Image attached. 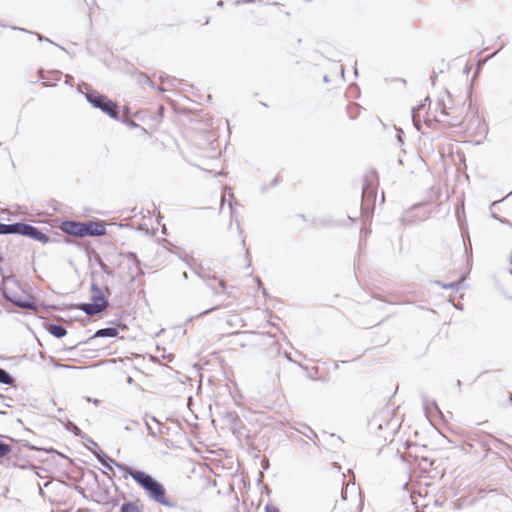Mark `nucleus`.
Listing matches in <instances>:
<instances>
[{
  "label": "nucleus",
  "instance_id": "f257e3e1",
  "mask_svg": "<svg viewBox=\"0 0 512 512\" xmlns=\"http://www.w3.org/2000/svg\"><path fill=\"white\" fill-rule=\"evenodd\" d=\"M118 469L129 475L151 501L169 508L177 506L176 501L166 497L165 486L149 473L131 466H118Z\"/></svg>",
  "mask_w": 512,
  "mask_h": 512
},
{
  "label": "nucleus",
  "instance_id": "f03ea898",
  "mask_svg": "<svg viewBox=\"0 0 512 512\" xmlns=\"http://www.w3.org/2000/svg\"><path fill=\"white\" fill-rule=\"evenodd\" d=\"M60 229L67 235L73 237H96L106 234V223L103 220H65L61 222Z\"/></svg>",
  "mask_w": 512,
  "mask_h": 512
},
{
  "label": "nucleus",
  "instance_id": "7ed1b4c3",
  "mask_svg": "<svg viewBox=\"0 0 512 512\" xmlns=\"http://www.w3.org/2000/svg\"><path fill=\"white\" fill-rule=\"evenodd\" d=\"M90 303H80L78 308L88 316H95L108 307L104 291L96 283L91 284Z\"/></svg>",
  "mask_w": 512,
  "mask_h": 512
},
{
  "label": "nucleus",
  "instance_id": "20e7f679",
  "mask_svg": "<svg viewBox=\"0 0 512 512\" xmlns=\"http://www.w3.org/2000/svg\"><path fill=\"white\" fill-rule=\"evenodd\" d=\"M85 97L94 108L101 110L112 119H120L119 106L107 96L100 94L96 90H91L86 93Z\"/></svg>",
  "mask_w": 512,
  "mask_h": 512
},
{
  "label": "nucleus",
  "instance_id": "39448f33",
  "mask_svg": "<svg viewBox=\"0 0 512 512\" xmlns=\"http://www.w3.org/2000/svg\"><path fill=\"white\" fill-rule=\"evenodd\" d=\"M12 234L25 236L43 244L58 241L57 239H51L38 227L24 222L13 223Z\"/></svg>",
  "mask_w": 512,
  "mask_h": 512
},
{
  "label": "nucleus",
  "instance_id": "423d86ee",
  "mask_svg": "<svg viewBox=\"0 0 512 512\" xmlns=\"http://www.w3.org/2000/svg\"><path fill=\"white\" fill-rule=\"evenodd\" d=\"M377 177L375 172L369 175H365L362 184V205L363 211H368L371 206H374V202L377 195L376 188Z\"/></svg>",
  "mask_w": 512,
  "mask_h": 512
},
{
  "label": "nucleus",
  "instance_id": "0eeeda50",
  "mask_svg": "<svg viewBox=\"0 0 512 512\" xmlns=\"http://www.w3.org/2000/svg\"><path fill=\"white\" fill-rule=\"evenodd\" d=\"M2 295L4 299L8 302L13 303L15 306L27 309V310H36V303L33 296H28L26 299H22L18 297L16 294L10 292L7 288L2 289Z\"/></svg>",
  "mask_w": 512,
  "mask_h": 512
},
{
  "label": "nucleus",
  "instance_id": "6e6552de",
  "mask_svg": "<svg viewBox=\"0 0 512 512\" xmlns=\"http://www.w3.org/2000/svg\"><path fill=\"white\" fill-rule=\"evenodd\" d=\"M89 443L93 444L94 446V448H89V451L106 469L113 471V465L116 466L117 468L118 466H127L126 464L117 462L116 460L108 456L103 450L99 448L98 444L94 440H89Z\"/></svg>",
  "mask_w": 512,
  "mask_h": 512
},
{
  "label": "nucleus",
  "instance_id": "1a4fd4ad",
  "mask_svg": "<svg viewBox=\"0 0 512 512\" xmlns=\"http://www.w3.org/2000/svg\"><path fill=\"white\" fill-rule=\"evenodd\" d=\"M383 423L385 427L389 426L388 421L382 419L379 415H375L368 422L369 430L377 436H382L380 431L383 429Z\"/></svg>",
  "mask_w": 512,
  "mask_h": 512
},
{
  "label": "nucleus",
  "instance_id": "9d476101",
  "mask_svg": "<svg viewBox=\"0 0 512 512\" xmlns=\"http://www.w3.org/2000/svg\"><path fill=\"white\" fill-rule=\"evenodd\" d=\"M45 329L49 334L58 339L63 338L67 334L66 328L63 325L57 323H47L45 325Z\"/></svg>",
  "mask_w": 512,
  "mask_h": 512
},
{
  "label": "nucleus",
  "instance_id": "9b49d317",
  "mask_svg": "<svg viewBox=\"0 0 512 512\" xmlns=\"http://www.w3.org/2000/svg\"><path fill=\"white\" fill-rule=\"evenodd\" d=\"M118 329L116 327H106L98 329L85 343H89L95 338L100 337H117L118 336Z\"/></svg>",
  "mask_w": 512,
  "mask_h": 512
},
{
  "label": "nucleus",
  "instance_id": "f8f14e48",
  "mask_svg": "<svg viewBox=\"0 0 512 512\" xmlns=\"http://www.w3.org/2000/svg\"><path fill=\"white\" fill-rule=\"evenodd\" d=\"M427 102L430 103L429 96H427L421 104H419L417 107L412 108V110H411V118H412L413 124L417 130H420V127H421L419 112H420V110L424 109Z\"/></svg>",
  "mask_w": 512,
  "mask_h": 512
},
{
  "label": "nucleus",
  "instance_id": "ddd939ff",
  "mask_svg": "<svg viewBox=\"0 0 512 512\" xmlns=\"http://www.w3.org/2000/svg\"><path fill=\"white\" fill-rule=\"evenodd\" d=\"M151 420L156 423V428H154L148 421L145 419V425L148 430L150 436L156 438L157 436L163 433L160 422L154 417H151Z\"/></svg>",
  "mask_w": 512,
  "mask_h": 512
},
{
  "label": "nucleus",
  "instance_id": "4468645a",
  "mask_svg": "<svg viewBox=\"0 0 512 512\" xmlns=\"http://www.w3.org/2000/svg\"><path fill=\"white\" fill-rule=\"evenodd\" d=\"M67 429L71 431L75 436H78L85 440L87 443H89V440H92L90 437H88L85 433L81 431V429L73 422H69Z\"/></svg>",
  "mask_w": 512,
  "mask_h": 512
},
{
  "label": "nucleus",
  "instance_id": "2eb2a0df",
  "mask_svg": "<svg viewBox=\"0 0 512 512\" xmlns=\"http://www.w3.org/2000/svg\"><path fill=\"white\" fill-rule=\"evenodd\" d=\"M225 418L226 420L230 423L231 425V429L233 430V432L235 433L236 431V428L238 426V424L241 423L240 419H239V416L237 415L236 412L234 411H230V412H227L226 415H225Z\"/></svg>",
  "mask_w": 512,
  "mask_h": 512
},
{
  "label": "nucleus",
  "instance_id": "dca6fc26",
  "mask_svg": "<svg viewBox=\"0 0 512 512\" xmlns=\"http://www.w3.org/2000/svg\"><path fill=\"white\" fill-rule=\"evenodd\" d=\"M0 383L13 386L15 383V378L8 371L0 368Z\"/></svg>",
  "mask_w": 512,
  "mask_h": 512
},
{
  "label": "nucleus",
  "instance_id": "f3484780",
  "mask_svg": "<svg viewBox=\"0 0 512 512\" xmlns=\"http://www.w3.org/2000/svg\"><path fill=\"white\" fill-rule=\"evenodd\" d=\"M120 512H140L136 502L125 501L121 504Z\"/></svg>",
  "mask_w": 512,
  "mask_h": 512
},
{
  "label": "nucleus",
  "instance_id": "a211bd4d",
  "mask_svg": "<svg viewBox=\"0 0 512 512\" xmlns=\"http://www.w3.org/2000/svg\"><path fill=\"white\" fill-rule=\"evenodd\" d=\"M10 28L12 30H15V31H21V32L29 33V34H35V35H37L39 41H47V42H49L51 44H54L53 41H51L50 39H48L47 37H45V36H43V35H41L39 33L27 30L25 28H21V27H18V26H10Z\"/></svg>",
  "mask_w": 512,
  "mask_h": 512
},
{
  "label": "nucleus",
  "instance_id": "6ab92c4d",
  "mask_svg": "<svg viewBox=\"0 0 512 512\" xmlns=\"http://www.w3.org/2000/svg\"><path fill=\"white\" fill-rule=\"evenodd\" d=\"M12 451L11 445L0 440V459L9 455Z\"/></svg>",
  "mask_w": 512,
  "mask_h": 512
},
{
  "label": "nucleus",
  "instance_id": "aec40b11",
  "mask_svg": "<svg viewBox=\"0 0 512 512\" xmlns=\"http://www.w3.org/2000/svg\"><path fill=\"white\" fill-rule=\"evenodd\" d=\"M302 429H297L300 433H302L304 436H306L309 439H312L314 436H316V433L307 425L303 424L301 425Z\"/></svg>",
  "mask_w": 512,
  "mask_h": 512
},
{
  "label": "nucleus",
  "instance_id": "412c9836",
  "mask_svg": "<svg viewBox=\"0 0 512 512\" xmlns=\"http://www.w3.org/2000/svg\"><path fill=\"white\" fill-rule=\"evenodd\" d=\"M13 223L5 224L0 222V235L12 234Z\"/></svg>",
  "mask_w": 512,
  "mask_h": 512
},
{
  "label": "nucleus",
  "instance_id": "4be33fe9",
  "mask_svg": "<svg viewBox=\"0 0 512 512\" xmlns=\"http://www.w3.org/2000/svg\"><path fill=\"white\" fill-rule=\"evenodd\" d=\"M438 106L440 108L441 116H443V117H449L450 116V112L448 111L450 108L447 107V105L445 104L444 100L440 99L438 101Z\"/></svg>",
  "mask_w": 512,
  "mask_h": 512
},
{
  "label": "nucleus",
  "instance_id": "5701e85b",
  "mask_svg": "<svg viewBox=\"0 0 512 512\" xmlns=\"http://www.w3.org/2000/svg\"><path fill=\"white\" fill-rule=\"evenodd\" d=\"M465 278L464 277H461L457 282H452V283H449V284H444L442 285V287L444 289H459L460 286L463 284Z\"/></svg>",
  "mask_w": 512,
  "mask_h": 512
},
{
  "label": "nucleus",
  "instance_id": "b1692460",
  "mask_svg": "<svg viewBox=\"0 0 512 512\" xmlns=\"http://www.w3.org/2000/svg\"><path fill=\"white\" fill-rule=\"evenodd\" d=\"M126 258H127L129 261H131L132 263H134V264H135V266H136L137 268H139V269H140V260L138 259V257H137V255H136V253H134V252H128V253H126Z\"/></svg>",
  "mask_w": 512,
  "mask_h": 512
},
{
  "label": "nucleus",
  "instance_id": "393cba45",
  "mask_svg": "<svg viewBox=\"0 0 512 512\" xmlns=\"http://www.w3.org/2000/svg\"><path fill=\"white\" fill-rule=\"evenodd\" d=\"M435 121H438V122H444L445 119H442V118H435ZM446 122L451 125V126H457L459 124H461L462 122V119L456 117V118H451L449 120H446Z\"/></svg>",
  "mask_w": 512,
  "mask_h": 512
},
{
  "label": "nucleus",
  "instance_id": "a878e982",
  "mask_svg": "<svg viewBox=\"0 0 512 512\" xmlns=\"http://www.w3.org/2000/svg\"><path fill=\"white\" fill-rule=\"evenodd\" d=\"M189 266L192 268V270L195 272V274L198 277H200L202 279H206V275L204 274L203 269L200 265L197 267H194L191 263H189Z\"/></svg>",
  "mask_w": 512,
  "mask_h": 512
},
{
  "label": "nucleus",
  "instance_id": "bb28decb",
  "mask_svg": "<svg viewBox=\"0 0 512 512\" xmlns=\"http://www.w3.org/2000/svg\"><path fill=\"white\" fill-rule=\"evenodd\" d=\"M220 307H223V306L217 305L212 308L206 309V310L202 311L201 313L197 314L194 318H196V319L201 318L202 316L208 315V314L212 313L213 311L219 309Z\"/></svg>",
  "mask_w": 512,
  "mask_h": 512
},
{
  "label": "nucleus",
  "instance_id": "cd10ccee",
  "mask_svg": "<svg viewBox=\"0 0 512 512\" xmlns=\"http://www.w3.org/2000/svg\"><path fill=\"white\" fill-rule=\"evenodd\" d=\"M119 120H121V122L125 123L126 125H128L130 127H137L138 126V124L135 121H133V120H131L129 118H120Z\"/></svg>",
  "mask_w": 512,
  "mask_h": 512
},
{
  "label": "nucleus",
  "instance_id": "c85d7f7f",
  "mask_svg": "<svg viewBox=\"0 0 512 512\" xmlns=\"http://www.w3.org/2000/svg\"><path fill=\"white\" fill-rule=\"evenodd\" d=\"M100 268L105 274L114 276L112 269L106 263H104Z\"/></svg>",
  "mask_w": 512,
  "mask_h": 512
},
{
  "label": "nucleus",
  "instance_id": "c756f323",
  "mask_svg": "<svg viewBox=\"0 0 512 512\" xmlns=\"http://www.w3.org/2000/svg\"><path fill=\"white\" fill-rule=\"evenodd\" d=\"M265 512H280V510L276 506H274L272 504H266L265 505Z\"/></svg>",
  "mask_w": 512,
  "mask_h": 512
},
{
  "label": "nucleus",
  "instance_id": "7c9ffc66",
  "mask_svg": "<svg viewBox=\"0 0 512 512\" xmlns=\"http://www.w3.org/2000/svg\"><path fill=\"white\" fill-rule=\"evenodd\" d=\"M95 261L99 265V267H101L105 263L98 254L95 255Z\"/></svg>",
  "mask_w": 512,
  "mask_h": 512
},
{
  "label": "nucleus",
  "instance_id": "2f4dec72",
  "mask_svg": "<svg viewBox=\"0 0 512 512\" xmlns=\"http://www.w3.org/2000/svg\"><path fill=\"white\" fill-rule=\"evenodd\" d=\"M95 261L99 265V267H101L105 263L98 254L95 255Z\"/></svg>",
  "mask_w": 512,
  "mask_h": 512
},
{
  "label": "nucleus",
  "instance_id": "473e14b6",
  "mask_svg": "<svg viewBox=\"0 0 512 512\" xmlns=\"http://www.w3.org/2000/svg\"><path fill=\"white\" fill-rule=\"evenodd\" d=\"M95 261L99 265V267H101L105 263L98 254L95 255Z\"/></svg>",
  "mask_w": 512,
  "mask_h": 512
},
{
  "label": "nucleus",
  "instance_id": "72a5a7b5",
  "mask_svg": "<svg viewBox=\"0 0 512 512\" xmlns=\"http://www.w3.org/2000/svg\"><path fill=\"white\" fill-rule=\"evenodd\" d=\"M397 138H398V141L399 142H403V130L402 129H398L397 130Z\"/></svg>",
  "mask_w": 512,
  "mask_h": 512
},
{
  "label": "nucleus",
  "instance_id": "f704fd0d",
  "mask_svg": "<svg viewBox=\"0 0 512 512\" xmlns=\"http://www.w3.org/2000/svg\"><path fill=\"white\" fill-rule=\"evenodd\" d=\"M219 286L222 288V292H227L226 291L227 285H226V283L223 280L219 281Z\"/></svg>",
  "mask_w": 512,
  "mask_h": 512
},
{
  "label": "nucleus",
  "instance_id": "c9c22d12",
  "mask_svg": "<svg viewBox=\"0 0 512 512\" xmlns=\"http://www.w3.org/2000/svg\"><path fill=\"white\" fill-rule=\"evenodd\" d=\"M51 73L55 76L54 77L55 80H59V76L61 74L60 71H52Z\"/></svg>",
  "mask_w": 512,
  "mask_h": 512
},
{
  "label": "nucleus",
  "instance_id": "e433bc0d",
  "mask_svg": "<svg viewBox=\"0 0 512 512\" xmlns=\"http://www.w3.org/2000/svg\"><path fill=\"white\" fill-rule=\"evenodd\" d=\"M38 74H39V77H40L41 79H46V77H45V75H44V70H43V69H40V70L38 71Z\"/></svg>",
  "mask_w": 512,
  "mask_h": 512
},
{
  "label": "nucleus",
  "instance_id": "4c0bfd02",
  "mask_svg": "<svg viewBox=\"0 0 512 512\" xmlns=\"http://www.w3.org/2000/svg\"><path fill=\"white\" fill-rule=\"evenodd\" d=\"M54 365H55L56 367L73 368L72 366L62 365V364H58V363H55Z\"/></svg>",
  "mask_w": 512,
  "mask_h": 512
},
{
  "label": "nucleus",
  "instance_id": "58836bf2",
  "mask_svg": "<svg viewBox=\"0 0 512 512\" xmlns=\"http://www.w3.org/2000/svg\"><path fill=\"white\" fill-rule=\"evenodd\" d=\"M430 79H431L432 85H434L435 84V80H436V74L433 73V75L430 77Z\"/></svg>",
  "mask_w": 512,
  "mask_h": 512
},
{
  "label": "nucleus",
  "instance_id": "ea45409f",
  "mask_svg": "<svg viewBox=\"0 0 512 512\" xmlns=\"http://www.w3.org/2000/svg\"><path fill=\"white\" fill-rule=\"evenodd\" d=\"M207 285H208V287H210V288L213 290V292H214L215 294H218V293H219V292L217 291V289H216L215 287H213L210 283H208Z\"/></svg>",
  "mask_w": 512,
  "mask_h": 512
},
{
  "label": "nucleus",
  "instance_id": "a19ab883",
  "mask_svg": "<svg viewBox=\"0 0 512 512\" xmlns=\"http://www.w3.org/2000/svg\"><path fill=\"white\" fill-rule=\"evenodd\" d=\"M277 182H278L277 178H274L273 181L271 182V187L276 186Z\"/></svg>",
  "mask_w": 512,
  "mask_h": 512
},
{
  "label": "nucleus",
  "instance_id": "79ce46f5",
  "mask_svg": "<svg viewBox=\"0 0 512 512\" xmlns=\"http://www.w3.org/2000/svg\"><path fill=\"white\" fill-rule=\"evenodd\" d=\"M223 6H224V1L219 0V1L217 2V7H223Z\"/></svg>",
  "mask_w": 512,
  "mask_h": 512
},
{
  "label": "nucleus",
  "instance_id": "37998d69",
  "mask_svg": "<svg viewBox=\"0 0 512 512\" xmlns=\"http://www.w3.org/2000/svg\"><path fill=\"white\" fill-rule=\"evenodd\" d=\"M182 277H183V279L187 280L188 279V273L184 271L182 273Z\"/></svg>",
  "mask_w": 512,
  "mask_h": 512
},
{
  "label": "nucleus",
  "instance_id": "c03bdc74",
  "mask_svg": "<svg viewBox=\"0 0 512 512\" xmlns=\"http://www.w3.org/2000/svg\"><path fill=\"white\" fill-rule=\"evenodd\" d=\"M323 80H324V82L328 83V82L330 81L329 76H328V75H325V76L323 77Z\"/></svg>",
  "mask_w": 512,
  "mask_h": 512
},
{
  "label": "nucleus",
  "instance_id": "a18cd8bd",
  "mask_svg": "<svg viewBox=\"0 0 512 512\" xmlns=\"http://www.w3.org/2000/svg\"><path fill=\"white\" fill-rule=\"evenodd\" d=\"M145 78H146V82H147L149 85L153 86V82H152V81H151L147 76H145Z\"/></svg>",
  "mask_w": 512,
  "mask_h": 512
},
{
  "label": "nucleus",
  "instance_id": "49530a36",
  "mask_svg": "<svg viewBox=\"0 0 512 512\" xmlns=\"http://www.w3.org/2000/svg\"><path fill=\"white\" fill-rule=\"evenodd\" d=\"M432 404H433V406L435 407V409H436L438 412H440V409H439L438 405L436 404V402H435V401H433V402H432Z\"/></svg>",
  "mask_w": 512,
  "mask_h": 512
},
{
  "label": "nucleus",
  "instance_id": "de8ad7c7",
  "mask_svg": "<svg viewBox=\"0 0 512 512\" xmlns=\"http://www.w3.org/2000/svg\"><path fill=\"white\" fill-rule=\"evenodd\" d=\"M127 382H128V384H132L133 383V378L129 376L127 378Z\"/></svg>",
  "mask_w": 512,
  "mask_h": 512
},
{
  "label": "nucleus",
  "instance_id": "09e8293b",
  "mask_svg": "<svg viewBox=\"0 0 512 512\" xmlns=\"http://www.w3.org/2000/svg\"><path fill=\"white\" fill-rule=\"evenodd\" d=\"M24 446H26V447H28L29 449H32V450H33V449H35V447H34V446L29 445L28 443H25V444H24Z\"/></svg>",
  "mask_w": 512,
  "mask_h": 512
},
{
  "label": "nucleus",
  "instance_id": "8fccbe9b",
  "mask_svg": "<svg viewBox=\"0 0 512 512\" xmlns=\"http://www.w3.org/2000/svg\"><path fill=\"white\" fill-rule=\"evenodd\" d=\"M461 384H462V383H461V381H460V380H457V381H456V386H457L459 389L461 388Z\"/></svg>",
  "mask_w": 512,
  "mask_h": 512
},
{
  "label": "nucleus",
  "instance_id": "3c124183",
  "mask_svg": "<svg viewBox=\"0 0 512 512\" xmlns=\"http://www.w3.org/2000/svg\"><path fill=\"white\" fill-rule=\"evenodd\" d=\"M350 108H353V109L358 110V108H359V107H358V105H357V104H353V105H351V106H350Z\"/></svg>",
  "mask_w": 512,
  "mask_h": 512
},
{
  "label": "nucleus",
  "instance_id": "603ef678",
  "mask_svg": "<svg viewBox=\"0 0 512 512\" xmlns=\"http://www.w3.org/2000/svg\"><path fill=\"white\" fill-rule=\"evenodd\" d=\"M285 357L287 358V360L292 361V359L288 353H285Z\"/></svg>",
  "mask_w": 512,
  "mask_h": 512
},
{
  "label": "nucleus",
  "instance_id": "864d4df0",
  "mask_svg": "<svg viewBox=\"0 0 512 512\" xmlns=\"http://www.w3.org/2000/svg\"><path fill=\"white\" fill-rule=\"evenodd\" d=\"M498 203V201H495L491 204L490 208L494 207L496 204Z\"/></svg>",
  "mask_w": 512,
  "mask_h": 512
},
{
  "label": "nucleus",
  "instance_id": "5fc2aeb1",
  "mask_svg": "<svg viewBox=\"0 0 512 512\" xmlns=\"http://www.w3.org/2000/svg\"><path fill=\"white\" fill-rule=\"evenodd\" d=\"M105 291H106L108 294H110V293H111V292H110V289H109L108 287H105Z\"/></svg>",
  "mask_w": 512,
  "mask_h": 512
},
{
  "label": "nucleus",
  "instance_id": "6e6d98bb",
  "mask_svg": "<svg viewBox=\"0 0 512 512\" xmlns=\"http://www.w3.org/2000/svg\"><path fill=\"white\" fill-rule=\"evenodd\" d=\"M92 402H93V403H95V404H97V403H99V400H97V399H92Z\"/></svg>",
  "mask_w": 512,
  "mask_h": 512
},
{
  "label": "nucleus",
  "instance_id": "4d7b16f0",
  "mask_svg": "<svg viewBox=\"0 0 512 512\" xmlns=\"http://www.w3.org/2000/svg\"><path fill=\"white\" fill-rule=\"evenodd\" d=\"M125 430H127V431H131V430H132V428H131V427H129V426H126V427H125Z\"/></svg>",
  "mask_w": 512,
  "mask_h": 512
},
{
  "label": "nucleus",
  "instance_id": "13d9d810",
  "mask_svg": "<svg viewBox=\"0 0 512 512\" xmlns=\"http://www.w3.org/2000/svg\"><path fill=\"white\" fill-rule=\"evenodd\" d=\"M87 448H94L93 444L89 443V446H87Z\"/></svg>",
  "mask_w": 512,
  "mask_h": 512
},
{
  "label": "nucleus",
  "instance_id": "bf43d9fd",
  "mask_svg": "<svg viewBox=\"0 0 512 512\" xmlns=\"http://www.w3.org/2000/svg\"><path fill=\"white\" fill-rule=\"evenodd\" d=\"M446 93H447L448 98H450L451 94L448 91H446Z\"/></svg>",
  "mask_w": 512,
  "mask_h": 512
},
{
  "label": "nucleus",
  "instance_id": "052dcab7",
  "mask_svg": "<svg viewBox=\"0 0 512 512\" xmlns=\"http://www.w3.org/2000/svg\"><path fill=\"white\" fill-rule=\"evenodd\" d=\"M424 122H425L426 124H429L430 120L425 119V121H424Z\"/></svg>",
  "mask_w": 512,
  "mask_h": 512
},
{
  "label": "nucleus",
  "instance_id": "680f3d73",
  "mask_svg": "<svg viewBox=\"0 0 512 512\" xmlns=\"http://www.w3.org/2000/svg\"><path fill=\"white\" fill-rule=\"evenodd\" d=\"M132 423L135 425H139V423L137 421H132Z\"/></svg>",
  "mask_w": 512,
  "mask_h": 512
},
{
  "label": "nucleus",
  "instance_id": "e2e57ef3",
  "mask_svg": "<svg viewBox=\"0 0 512 512\" xmlns=\"http://www.w3.org/2000/svg\"><path fill=\"white\" fill-rule=\"evenodd\" d=\"M4 398V395L0 394V399H3Z\"/></svg>",
  "mask_w": 512,
  "mask_h": 512
},
{
  "label": "nucleus",
  "instance_id": "0e129e2a",
  "mask_svg": "<svg viewBox=\"0 0 512 512\" xmlns=\"http://www.w3.org/2000/svg\"><path fill=\"white\" fill-rule=\"evenodd\" d=\"M509 401L512 403V395L510 396Z\"/></svg>",
  "mask_w": 512,
  "mask_h": 512
},
{
  "label": "nucleus",
  "instance_id": "69168bd1",
  "mask_svg": "<svg viewBox=\"0 0 512 512\" xmlns=\"http://www.w3.org/2000/svg\"><path fill=\"white\" fill-rule=\"evenodd\" d=\"M0 414H5V412H3V411H0Z\"/></svg>",
  "mask_w": 512,
  "mask_h": 512
},
{
  "label": "nucleus",
  "instance_id": "338daca9",
  "mask_svg": "<svg viewBox=\"0 0 512 512\" xmlns=\"http://www.w3.org/2000/svg\"><path fill=\"white\" fill-rule=\"evenodd\" d=\"M511 194H512V191L508 194V196L511 195Z\"/></svg>",
  "mask_w": 512,
  "mask_h": 512
}]
</instances>
